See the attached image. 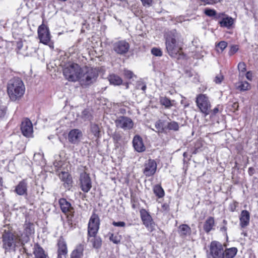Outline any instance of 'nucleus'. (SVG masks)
I'll list each match as a JSON object with an SVG mask.
<instances>
[{"label":"nucleus","instance_id":"423d86ee","mask_svg":"<svg viewBox=\"0 0 258 258\" xmlns=\"http://www.w3.org/2000/svg\"><path fill=\"white\" fill-rule=\"evenodd\" d=\"M59 204L62 212L67 215L69 220H72L74 216L75 209L71 204L66 199L61 198L59 200Z\"/></svg>","mask_w":258,"mask_h":258},{"label":"nucleus","instance_id":"412c9836","mask_svg":"<svg viewBox=\"0 0 258 258\" xmlns=\"http://www.w3.org/2000/svg\"><path fill=\"white\" fill-rule=\"evenodd\" d=\"M33 254L35 258H47V254L44 249L38 244L34 245Z\"/></svg>","mask_w":258,"mask_h":258},{"label":"nucleus","instance_id":"c03bdc74","mask_svg":"<svg viewBox=\"0 0 258 258\" xmlns=\"http://www.w3.org/2000/svg\"><path fill=\"white\" fill-rule=\"evenodd\" d=\"M238 50V47L237 45H233L231 47L229 51V55H232L235 53Z\"/></svg>","mask_w":258,"mask_h":258},{"label":"nucleus","instance_id":"c9c22d12","mask_svg":"<svg viewBox=\"0 0 258 258\" xmlns=\"http://www.w3.org/2000/svg\"><path fill=\"white\" fill-rule=\"evenodd\" d=\"M109 239L114 243L118 244L120 242L121 236L117 234H111L109 237Z\"/></svg>","mask_w":258,"mask_h":258},{"label":"nucleus","instance_id":"9d476101","mask_svg":"<svg viewBox=\"0 0 258 258\" xmlns=\"http://www.w3.org/2000/svg\"><path fill=\"white\" fill-rule=\"evenodd\" d=\"M157 169V163L153 159H149L146 161L144 165L143 169V173L146 176H151L153 175L156 172Z\"/></svg>","mask_w":258,"mask_h":258},{"label":"nucleus","instance_id":"aec40b11","mask_svg":"<svg viewBox=\"0 0 258 258\" xmlns=\"http://www.w3.org/2000/svg\"><path fill=\"white\" fill-rule=\"evenodd\" d=\"M178 232L181 237L185 238L191 234V230L188 225L183 224L179 226Z\"/></svg>","mask_w":258,"mask_h":258},{"label":"nucleus","instance_id":"37998d69","mask_svg":"<svg viewBox=\"0 0 258 258\" xmlns=\"http://www.w3.org/2000/svg\"><path fill=\"white\" fill-rule=\"evenodd\" d=\"M201 2L205 3L206 5H214L220 3L222 0H200Z\"/></svg>","mask_w":258,"mask_h":258},{"label":"nucleus","instance_id":"09e8293b","mask_svg":"<svg viewBox=\"0 0 258 258\" xmlns=\"http://www.w3.org/2000/svg\"><path fill=\"white\" fill-rule=\"evenodd\" d=\"M223 80V76L221 74H219L216 76L214 81L216 84H220Z\"/></svg>","mask_w":258,"mask_h":258},{"label":"nucleus","instance_id":"4468645a","mask_svg":"<svg viewBox=\"0 0 258 258\" xmlns=\"http://www.w3.org/2000/svg\"><path fill=\"white\" fill-rule=\"evenodd\" d=\"M140 215L144 225L149 230H152L154 227V222L149 213L145 209L140 210Z\"/></svg>","mask_w":258,"mask_h":258},{"label":"nucleus","instance_id":"58836bf2","mask_svg":"<svg viewBox=\"0 0 258 258\" xmlns=\"http://www.w3.org/2000/svg\"><path fill=\"white\" fill-rule=\"evenodd\" d=\"M204 13L209 17H213L216 15V11L214 9L206 8L204 11Z\"/></svg>","mask_w":258,"mask_h":258},{"label":"nucleus","instance_id":"de8ad7c7","mask_svg":"<svg viewBox=\"0 0 258 258\" xmlns=\"http://www.w3.org/2000/svg\"><path fill=\"white\" fill-rule=\"evenodd\" d=\"M142 5L146 7H149L152 5L153 0H141Z\"/></svg>","mask_w":258,"mask_h":258},{"label":"nucleus","instance_id":"5701e85b","mask_svg":"<svg viewBox=\"0 0 258 258\" xmlns=\"http://www.w3.org/2000/svg\"><path fill=\"white\" fill-rule=\"evenodd\" d=\"M215 226V220L214 218L212 217H209L206 220L204 225V230L207 233H209L212 229Z\"/></svg>","mask_w":258,"mask_h":258},{"label":"nucleus","instance_id":"72a5a7b5","mask_svg":"<svg viewBox=\"0 0 258 258\" xmlns=\"http://www.w3.org/2000/svg\"><path fill=\"white\" fill-rule=\"evenodd\" d=\"M166 129L177 131L179 129V124L177 122L174 121L169 122L166 125Z\"/></svg>","mask_w":258,"mask_h":258},{"label":"nucleus","instance_id":"f3484780","mask_svg":"<svg viewBox=\"0 0 258 258\" xmlns=\"http://www.w3.org/2000/svg\"><path fill=\"white\" fill-rule=\"evenodd\" d=\"M57 257V258H66L68 253V249L66 242L63 239H59L58 243Z\"/></svg>","mask_w":258,"mask_h":258},{"label":"nucleus","instance_id":"a211bd4d","mask_svg":"<svg viewBox=\"0 0 258 258\" xmlns=\"http://www.w3.org/2000/svg\"><path fill=\"white\" fill-rule=\"evenodd\" d=\"M133 145L135 150L138 152H144L146 149L143 140L139 135H136L134 137L133 140Z\"/></svg>","mask_w":258,"mask_h":258},{"label":"nucleus","instance_id":"c756f323","mask_svg":"<svg viewBox=\"0 0 258 258\" xmlns=\"http://www.w3.org/2000/svg\"><path fill=\"white\" fill-rule=\"evenodd\" d=\"M233 19L231 17H227L222 18L219 23L221 27L229 28L233 25Z\"/></svg>","mask_w":258,"mask_h":258},{"label":"nucleus","instance_id":"f704fd0d","mask_svg":"<svg viewBox=\"0 0 258 258\" xmlns=\"http://www.w3.org/2000/svg\"><path fill=\"white\" fill-rule=\"evenodd\" d=\"M91 131L95 137H99L100 131V128L97 124H92L91 125Z\"/></svg>","mask_w":258,"mask_h":258},{"label":"nucleus","instance_id":"3c124183","mask_svg":"<svg viewBox=\"0 0 258 258\" xmlns=\"http://www.w3.org/2000/svg\"><path fill=\"white\" fill-rule=\"evenodd\" d=\"M6 108L4 106L0 107V119L4 117L6 114Z\"/></svg>","mask_w":258,"mask_h":258},{"label":"nucleus","instance_id":"b1692460","mask_svg":"<svg viewBox=\"0 0 258 258\" xmlns=\"http://www.w3.org/2000/svg\"><path fill=\"white\" fill-rule=\"evenodd\" d=\"M88 240L92 243L93 247L99 248L102 244L101 239L98 236L88 235Z\"/></svg>","mask_w":258,"mask_h":258},{"label":"nucleus","instance_id":"0e129e2a","mask_svg":"<svg viewBox=\"0 0 258 258\" xmlns=\"http://www.w3.org/2000/svg\"><path fill=\"white\" fill-rule=\"evenodd\" d=\"M125 85H126V88L128 89V83H126Z\"/></svg>","mask_w":258,"mask_h":258},{"label":"nucleus","instance_id":"473e14b6","mask_svg":"<svg viewBox=\"0 0 258 258\" xmlns=\"http://www.w3.org/2000/svg\"><path fill=\"white\" fill-rule=\"evenodd\" d=\"M155 127L158 133H163L166 129V125H165L164 122L159 120L155 123Z\"/></svg>","mask_w":258,"mask_h":258},{"label":"nucleus","instance_id":"f8f14e48","mask_svg":"<svg viewBox=\"0 0 258 258\" xmlns=\"http://www.w3.org/2000/svg\"><path fill=\"white\" fill-rule=\"evenodd\" d=\"M80 181L82 190L85 192H88L92 187L91 180L89 174L86 172L81 173Z\"/></svg>","mask_w":258,"mask_h":258},{"label":"nucleus","instance_id":"bf43d9fd","mask_svg":"<svg viewBox=\"0 0 258 258\" xmlns=\"http://www.w3.org/2000/svg\"><path fill=\"white\" fill-rule=\"evenodd\" d=\"M238 107H239L238 103L237 102H234V103H233V104H232V108L235 110H238Z\"/></svg>","mask_w":258,"mask_h":258},{"label":"nucleus","instance_id":"20e7f679","mask_svg":"<svg viewBox=\"0 0 258 258\" xmlns=\"http://www.w3.org/2000/svg\"><path fill=\"white\" fill-rule=\"evenodd\" d=\"M3 247L6 250H10L11 248L18 246L19 244H24L22 241L18 237L14 235L10 232L6 230L3 234Z\"/></svg>","mask_w":258,"mask_h":258},{"label":"nucleus","instance_id":"dca6fc26","mask_svg":"<svg viewBox=\"0 0 258 258\" xmlns=\"http://www.w3.org/2000/svg\"><path fill=\"white\" fill-rule=\"evenodd\" d=\"M83 136L82 132L79 129H73L68 134L69 141L73 144H78Z\"/></svg>","mask_w":258,"mask_h":258},{"label":"nucleus","instance_id":"4be33fe9","mask_svg":"<svg viewBox=\"0 0 258 258\" xmlns=\"http://www.w3.org/2000/svg\"><path fill=\"white\" fill-rule=\"evenodd\" d=\"M235 88L240 91H245L250 89L251 86L246 81H239L235 84Z\"/></svg>","mask_w":258,"mask_h":258},{"label":"nucleus","instance_id":"393cba45","mask_svg":"<svg viewBox=\"0 0 258 258\" xmlns=\"http://www.w3.org/2000/svg\"><path fill=\"white\" fill-rule=\"evenodd\" d=\"M60 178L64 182L65 187L70 188L71 186L72 178L68 172H62L59 175Z\"/></svg>","mask_w":258,"mask_h":258},{"label":"nucleus","instance_id":"39448f33","mask_svg":"<svg viewBox=\"0 0 258 258\" xmlns=\"http://www.w3.org/2000/svg\"><path fill=\"white\" fill-rule=\"evenodd\" d=\"M196 102L201 112L205 114V116L209 114L211 105L209 97L206 95H198Z\"/></svg>","mask_w":258,"mask_h":258},{"label":"nucleus","instance_id":"f03ea898","mask_svg":"<svg viewBox=\"0 0 258 258\" xmlns=\"http://www.w3.org/2000/svg\"><path fill=\"white\" fill-rule=\"evenodd\" d=\"M166 48L168 54L172 57L179 59L182 55V42L180 35L175 30H172L167 34Z\"/></svg>","mask_w":258,"mask_h":258},{"label":"nucleus","instance_id":"f257e3e1","mask_svg":"<svg viewBox=\"0 0 258 258\" xmlns=\"http://www.w3.org/2000/svg\"><path fill=\"white\" fill-rule=\"evenodd\" d=\"M63 74L69 81H79L82 86H87L93 83L98 76L95 69L86 67L81 68L75 63H69L63 69Z\"/></svg>","mask_w":258,"mask_h":258},{"label":"nucleus","instance_id":"680f3d73","mask_svg":"<svg viewBox=\"0 0 258 258\" xmlns=\"http://www.w3.org/2000/svg\"><path fill=\"white\" fill-rule=\"evenodd\" d=\"M218 111H219V109H218V108L217 107L215 108L213 110V114H216L217 113H218Z\"/></svg>","mask_w":258,"mask_h":258},{"label":"nucleus","instance_id":"603ef678","mask_svg":"<svg viewBox=\"0 0 258 258\" xmlns=\"http://www.w3.org/2000/svg\"><path fill=\"white\" fill-rule=\"evenodd\" d=\"M112 138L115 142H117L120 140L121 136L118 133H115L112 135Z\"/></svg>","mask_w":258,"mask_h":258},{"label":"nucleus","instance_id":"e433bc0d","mask_svg":"<svg viewBox=\"0 0 258 258\" xmlns=\"http://www.w3.org/2000/svg\"><path fill=\"white\" fill-rule=\"evenodd\" d=\"M227 46V43L224 41L220 42L216 45L217 51H219L220 50L221 52L223 51Z\"/></svg>","mask_w":258,"mask_h":258},{"label":"nucleus","instance_id":"bb28decb","mask_svg":"<svg viewBox=\"0 0 258 258\" xmlns=\"http://www.w3.org/2000/svg\"><path fill=\"white\" fill-rule=\"evenodd\" d=\"M84 246L80 244L72 251L71 258H82L83 255Z\"/></svg>","mask_w":258,"mask_h":258},{"label":"nucleus","instance_id":"4d7b16f0","mask_svg":"<svg viewBox=\"0 0 258 258\" xmlns=\"http://www.w3.org/2000/svg\"><path fill=\"white\" fill-rule=\"evenodd\" d=\"M23 47V43L22 41H18L17 43V48L18 50H20Z\"/></svg>","mask_w":258,"mask_h":258},{"label":"nucleus","instance_id":"5fc2aeb1","mask_svg":"<svg viewBox=\"0 0 258 258\" xmlns=\"http://www.w3.org/2000/svg\"><path fill=\"white\" fill-rule=\"evenodd\" d=\"M246 78H247V79H248V80H250L251 81L252 80V73L250 72V71H248L246 73Z\"/></svg>","mask_w":258,"mask_h":258},{"label":"nucleus","instance_id":"79ce46f5","mask_svg":"<svg viewBox=\"0 0 258 258\" xmlns=\"http://www.w3.org/2000/svg\"><path fill=\"white\" fill-rule=\"evenodd\" d=\"M124 77L129 79H132L135 76L134 73L129 70H124V73H123Z\"/></svg>","mask_w":258,"mask_h":258},{"label":"nucleus","instance_id":"0eeeda50","mask_svg":"<svg viewBox=\"0 0 258 258\" xmlns=\"http://www.w3.org/2000/svg\"><path fill=\"white\" fill-rule=\"evenodd\" d=\"M99 228V219L97 215L93 214L89 221L88 235L95 236Z\"/></svg>","mask_w":258,"mask_h":258},{"label":"nucleus","instance_id":"2eb2a0df","mask_svg":"<svg viewBox=\"0 0 258 258\" xmlns=\"http://www.w3.org/2000/svg\"><path fill=\"white\" fill-rule=\"evenodd\" d=\"M21 130L22 134L26 137H31L33 134V126L29 119H25L22 122Z\"/></svg>","mask_w":258,"mask_h":258},{"label":"nucleus","instance_id":"cd10ccee","mask_svg":"<svg viewBox=\"0 0 258 258\" xmlns=\"http://www.w3.org/2000/svg\"><path fill=\"white\" fill-rule=\"evenodd\" d=\"M108 79L110 84L114 86H118L122 83V79L119 76L114 74L110 75L108 77Z\"/></svg>","mask_w":258,"mask_h":258},{"label":"nucleus","instance_id":"a19ab883","mask_svg":"<svg viewBox=\"0 0 258 258\" xmlns=\"http://www.w3.org/2000/svg\"><path fill=\"white\" fill-rule=\"evenodd\" d=\"M238 69L240 73H244L246 69V64L244 62H240L238 64Z\"/></svg>","mask_w":258,"mask_h":258},{"label":"nucleus","instance_id":"ea45409f","mask_svg":"<svg viewBox=\"0 0 258 258\" xmlns=\"http://www.w3.org/2000/svg\"><path fill=\"white\" fill-rule=\"evenodd\" d=\"M151 53L153 55L156 56H161L162 55V51L160 49L155 47L151 49Z\"/></svg>","mask_w":258,"mask_h":258},{"label":"nucleus","instance_id":"a878e982","mask_svg":"<svg viewBox=\"0 0 258 258\" xmlns=\"http://www.w3.org/2000/svg\"><path fill=\"white\" fill-rule=\"evenodd\" d=\"M27 190V183L25 181L20 182L15 188V191L18 195L20 196L26 194Z\"/></svg>","mask_w":258,"mask_h":258},{"label":"nucleus","instance_id":"e2e57ef3","mask_svg":"<svg viewBox=\"0 0 258 258\" xmlns=\"http://www.w3.org/2000/svg\"><path fill=\"white\" fill-rule=\"evenodd\" d=\"M226 230H227V228L225 226H223V227H221V229H220V230L221 231H226Z\"/></svg>","mask_w":258,"mask_h":258},{"label":"nucleus","instance_id":"052dcab7","mask_svg":"<svg viewBox=\"0 0 258 258\" xmlns=\"http://www.w3.org/2000/svg\"><path fill=\"white\" fill-rule=\"evenodd\" d=\"M3 183V178L1 177H0V190L2 189Z\"/></svg>","mask_w":258,"mask_h":258},{"label":"nucleus","instance_id":"6e6552de","mask_svg":"<svg viewBox=\"0 0 258 258\" xmlns=\"http://www.w3.org/2000/svg\"><path fill=\"white\" fill-rule=\"evenodd\" d=\"M210 252L213 258H222L224 254L223 246L219 242L212 241L210 244Z\"/></svg>","mask_w":258,"mask_h":258},{"label":"nucleus","instance_id":"2f4dec72","mask_svg":"<svg viewBox=\"0 0 258 258\" xmlns=\"http://www.w3.org/2000/svg\"><path fill=\"white\" fill-rule=\"evenodd\" d=\"M153 191L155 195L158 198H161L164 196L165 192L161 185H155L153 187Z\"/></svg>","mask_w":258,"mask_h":258},{"label":"nucleus","instance_id":"6e6d98bb","mask_svg":"<svg viewBox=\"0 0 258 258\" xmlns=\"http://www.w3.org/2000/svg\"><path fill=\"white\" fill-rule=\"evenodd\" d=\"M162 209L163 211H168L169 210V207L168 204H164L162 206Z\"/></svg>","mask_w":258,"mask_h":258},{"label":"nucleus","instance_id":"4c0bfd02","mask_svg":"<svg viewBox=\"0 0 258 258\" xmlns=\"http://www.w3.org/2000/svg\"><path fill=\"white\" fill-rule=\"evenodd\" d=\"M25 230L27 234H31L34 233L33 225L31 223L26 224L25 225Z\"/></svg>","mask_w":258,"mask_h":258},{"label":"nucleus","instance_id":"1a4fd4ad","mask_svg":"<svg viewBox=\"0 0 258 258\" xmlns=\"http://www.w3.org/2000/svg\"><path fill=\"white\" fill-rule=\"evenodd\" d=\"M40 42L47 44L50 41L51 36L48 28L44 24L39 26L37 30Z\"/></svg>","mask_w":258,"mask_h":258},{"label":"nucleus","instance_id":"a18cd8bd","mask_svg":"<svg viewBox=\"0 0 258 258\" xmlns=\"http://www.w3.org/2000/svg\"><path fill=\"white\" fill-rule=\"evenodd\" d=\"M82 117L85 119H90V113L89 111L87 110H84L82 113Z\"/></svg>","mask_w":258,"mask_h":258},{"label":"nucleus","instance_id":"c85d7f7f","mask_svg":"<svg viewBox=\"0 0 258 258\" xmlns=\"http://www.w3.org/2000/svg\"><path fill=\"white\" fill-rule=\"evenodd\" d=\"M237 252L236 247H231L224 250L222 258H233Z\"/></svg>","mask_w":258,"mask_h":258},{"label":"nucleus","instance_id":"7c9ffc66","mask_svg":"<svg viewBox=\"0 0 258 258\" xmlns=\"http://www.w3.org/2000/svg\"><path fill=\"white\" fill-rule=\"evenodd\" d=\"M174 102V100H170L166 97H161L160 98L161 104L164 106L166 108H169L172 106Z\"/></svg>","mask_w":258,"mask_h":258},{"label":"nucleus","instance_id":"13d9d810","mask_svg":"<svg viewBox=\"0 0 258 258\" xmlns=\"http://www.w3.org/2000/svg\"><path fill=\"white\" fill-rule=\"evenodd\" d=\"M248 174L251 176L253 174H254V169L253 168V167H249L248 168Z\"/></svg>","mask_w":258,"mask_h":258},{"label":"nucleus","instance_id":"6ab92c4d","mask_svg":"<svg viewBox=\"0 0 258 258\" xmlns=\"http://www.w3.org/2000/svg\"><path fill=\"white\" fill-rule=\"evenodd\" d=\"M240 225L242 228L247 226L249 223L250 214L246 210H242L240 216Z\"/></svg>","mask_w":258,"mask_h":258},{"label":"nucleus","instance_id":"49530a36","mask_svg":"<svg viewBox=\"0 0 258 258\" xmlns=\"http://www.w3.org/2000/svg\"><path fill=\"white\" fill-rule=\"evenodd\" d=\"M112 225L115 227H124L125 226L126 224L124 222H123V221H119V222L113 221L112 222Z\"/></svg>","mask_w":258,"mask_h":258},{"label":"nucleus","instance_id":"7ed1b4c3","mask_svg":"<svg viewBox=\"0 0 258 258\" xmlns=\"http://www.w3.org/2000/svg\"><path fill=\"white\" fill-rule=\"evenodd\" d=\"M25 91L24 83L19 78H13L8 84V94L12 101H16L21 98L23 96Z\"/></svg>","mask_w":258,"mask_h":258},{"label":"nucleus","instance_id":"ddd939ff","mask_svg":"<svg viewBox=\"0 0 258 258\" xmlns=\"http://www.w3.org/2000/svg\"><path fill=\"white\" fill-rule=\"evenodd\" d=\"M129 43L125 40H120L116 42L113 45V50L116 53L120 55L126 53L130 49Z\"/></svg>","mask_w":258,"mask_h":258},{"label":"nucleus","instance_id":"8fccbe9b","mask_svg":"<svg viewBox=\"0 0 258 258\" xmlns=\"http://www.w3.org/2000/svg\"><path fill=\"white\" fill-rule=\"evenodd\" d=\"M137 89H141L143 91H145L146 89V85L144 83H139L137 85Z\"/></svg>","mask_w":258,"mask_h":258},{"label":"nucleus","instance_id":"69168bd1","mask_svg":"<svg viewBox=\"0 0 258 258\" xmlns=\"http://www.w3.org/2000/svg\"><path fill=\"white\" fill-rule=\"evenodd\" d=\"M223 223L225 224H226L227 223V222L226 221V220H223Z\"/></svg>","mask_w":258,"mask_h":258},{"label":"nucleus","instance_id":"864d4df0","mask_svg":"<svg viewBox=\"0 0 258 258\" xmlns=\"http://www.w3.org/2000/svg\"><path fill=\"white\" fill-rule=\"evenodd\" d=\"M237 203H234L233 204H231L230 206V210L231 212H234L235 211L237 207Z\"/></svg>","mask_w":258,"mask_h":258},{"label":"nucleus","instance_id":"9b49d317","mask_svg":"<svg viewBox=\"0 0 258 258\" xmlns=\"http://www.w3.org/2000/svg\"><path fill=\"white\" fill-rule=\"evenodd\" d=\"M115 125L117 127L121 128L124 130L131 129L134 125L132 120L125 116H120L115 121Z\"/></svg>","mask_w":258,"mask_h":258}]
</instances>
